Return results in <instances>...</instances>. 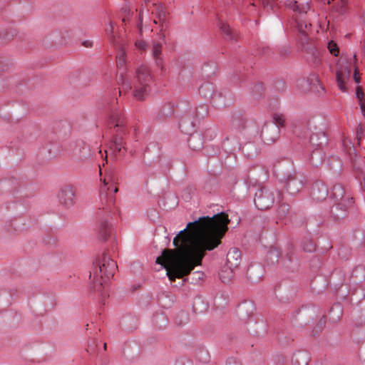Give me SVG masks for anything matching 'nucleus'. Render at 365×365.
Segmentation results:
<instances>
[{
  "label": "nucleus",
  "instance_id": "50",
  "mask_svg": "<svg viewBox=\"0 0 365 365\" xmlns=\"http://www.w3.org/2000/svg\"><path fill=\"white\" fill-rule=\"evenodd\" d=\"M359 103V106L361 110V113L364 116H365V101H361Z\"/></svg>",
  "mask_w": 365,
  "mask_h": 365
},
{
  "label": "nucleus",
  "instance_id": "12",
  "mask_svg": "<svg viewBox=\"0 0 365 365\" xmlns=\"http://www.w3.org/2000/svg\"><path fill=\"white\" fill-rule=\"evenodd\" d=\"M264 269L259 263L251 264L247 271L248 280L252 283L259 282L264 276Z\"/></svg>",
  "mask_w": 365,
  "mask_h": 365
},
{
  "label": "nucleus",
  "instance_id": "58",
  "mask_svg": "<svg viewBox=\"0 0 365 365\" xmlns=\"http://www.w3.org/2000/svg\"><path fill=\"white\" fill-rule=\"evenodd\" d=\"M106 180H107V178H104V180H103V182H104V184H105V185L107 183V182H106Z\"/></svg>",
  "mask_w": 365,
  "mask_h": 365
},
{
  "label": "nucleus",
  "instance_id": "49",
  "mask_svg": "<svg viewBox=\"0 0 365 365\" xmlns=\"http://www.w3.org/2000/svg\"><path fill=\"white\" fill-rule=\"evenodd\" d=\"M226 365H241L239 361L233 359H230L227 360Z\"/></svg>",
  "mask_w": 365,
  "mask_h": 365
},
{
  "label": "nucleus",
  "instance_id": "3",
  "mask_svg": "<svg viewBox=\"0 0 365 365\" xmlns=\"http://www.w3.org/2000/svg\"><path fill=\"white\" fill-rule=\"evenodd\" d=\"M136 78L133 96L137 100L143 101L148 94L149 85L152 81L148 68L145 66H140L136 71Z\"/></svg>",
  "mask_w": 365,
  "mask_h": 365
},
{
  "label": "nucleus",
  "instance_id": "32",
  "mask_svg": "<svg viewBox=\"0 0 365 365\" xmlns=\"http://www.w3.org/2000/svg\"><path fill=\"white\" fill-rule=\"evenodd\" d=\"M267 259L270 260L271 263L277 262L279 258V253L277 250H271L267 255Z\"/></svg>",
  "mask_w": 365,
  "mask_h": 365
},
{
  "label": "nucleus",
  "instance_id": "38",
  "mask_svg": "<svg viewBox=\"0 0 365 365\" xmlns=\"http://www.w3.org/2000/svg\"><path fill=\"white\" fill-rule=\"evenodd\" d=\"M118 83L121 84L123 89L130 90L132 87L128 83H125V78L123 73H120L118 78Z\"/></svg>",
  "mask_w": 365,
  "mask_h": 365
},
{
  "label": "nucleus",
  "instance_id": "13",
  "mask_svg": "<svg viewBox=\"0 0 365 365\" xmlns=\"http://www.w3.org/2000/svg\"><path fill=\"white\" fill-rule=\"evenodd\" d=\"M329 195L327 186L322 182H314L312 187L311 196L315 201H322L327 199Z\"/></svg>",
  "mask_w": 365,
  "mask_h": 365
},
{
  "label": "nucleus",
  "instance_id": "24",
  "mask_svg": "<svg viewBox=\"0 0 365 365\" xmlns=\"http://www.w3.org/2000/svg\"><path fill=\"white\" fill-rule=\"evenodd\" d=\"M309 361L308 354L304 351H297L292 356V364L294 365H307Z\"/></svg>",
  "mask_w": 365,
  "mask_h": 365
},
{
  "label": "nucleus",
  "instance_id": "21",
  "mask_svg": "<svg viewBox=\"0 0 365 365\" xmlns=\"http://www.w3.org/2000/svg\"><path fill=\"white\" fill-rule=\"evenodd\" d=\"M195 125L193 112L187 110V113L183 114L180 120V127L184 129V132H188L190 128Z\"/></svg>",
  "mask_w": 365,
  "mask_h": 365
},
{
  "label": "nucleus",
  "instance_id": "20",
  "mask_svg": "<svg viewBox=\"0 0 365 365\" xmlns=\"http://www.w3.org/2000/svg\"><path fill=\"white\" fill-rule=\"evenodd\" d=\"M309 140L312 146L320 148L327 144V137L324 132L317 131L311 134Z\"/></svg>",
  "mask_w": 365,
  "mask_h": 365
},
{
  "label": "nucleus",
  "instance_id": "42",
  "mask_svg": "<svg viewBox=\"0 0 365 365\" xmlns=\"http://www.w3.org/2000/svg\"><path fill=\"white\" fill-rule=\"evenodd\" d=\"M262 5L266 9H272V4L274 3V0H261Z\"/></svg>",
  "mask_w": 365,
  "mask_h": 365
},
{
  "label": "nucleus",
  "instance_id": "54",
  "mask_svg": "<svg viewBox=\"0 0 365 365\" xmlns=\"http://www.w3.org/2000/svg\"><path fill=\"white\" fill-rule=\"evenodd\" d=\"M211 67H212L211 74H213V73H215V72L216 66H215V64H212Z\"/></svg>",
  "mask_w": 365,
  "mask_h": 365
},
{
  "label": "nucleus",
  "instance_id": "15",
  "mask_svg": "<svg viewBox=\"0 0 365 365\" xmlns=\"http://www.w3.org/2000/svg\"><path fill=\"white\" fill-rule=\"evenodd\" d=\"M242 261L241 252L237 248H231L227 255L226 265L231 269H237L240 266Z\"/></svg>",
  "mask_w": 365,
  "mask_h": 365
},
{
  "label": "nucleus",
  "instance_id": "4",
  "mask_svg": "<svg viewBox=\"0 0 365 365\" xmlns=\"http://www.w3.org/2000/svg\"><path fill=\"white\" fill-rule=\"evenodd\" d=\"M276 195L279 197L281 192L279 190L274 192L267 187L259 188L255 194V205L261 210L269 209L275 202Z\"/></svg>",
  "mask_w": 365,
  "mask_h": 365
},
{
  "label": "nucleus",
  "instance_id": "48",
  "mask_svg": "<svg viewBox=\"0 0 365 365\" xmlns=\"http://www.w3.org/2000/svg\"><path fill=\"white\" fill-rule=\"evenodd\" d=\"M117 58H118V62H117L118 66L120 65L121 66H123L125 63V60L123 58V53H122L119 56H118Z\"/></svg>",
  "mask_w": 365,
  "mask_h": 365
},
{
  "label": "nucleus",
  "instance_id": "41",
  "mask_svg": "<svg viewBox=\"0 0 365 365\" xmlns=\"http://www.w3.org/2000/svg\"><path fill=\"white\" fill-rule=\"evenodd\" d=\"M289 211V207L288 205L285 204L281 205L279 209V214L281 216H284L287 215V212Z\"/></svg>",
  "mask_w": 365,
  "mask_h": 365
},
{
  "label": "nucleus",
  "instance_id": "7",
  "mask_svg": "<svg viewBox=\"0 0 365 365\" xmlns=\"http://www.w3.org/2000/svg\"><path fill=\"white\" fill-rule=\"evenodd\" d=\"M284 183V187L287 192L294 195L302 189L304 185V179L302 175L293 173L287 176Z\"/></svg>",
  "mask_w": 365,
  "mask_h": 365
},
{
  "label": "nucleus",
  "instance_id": "30",
  "mask_svg": "<svg viewBox=\"0 0 365 365\" xmlns=\"http://www.w3.org/2000/svg\"><path fill=\"white\" fill-rule=\"evenodd\" d=\"M242 151L248 158H252L257 154V149L251 143H247L242 147Z\"/></svg>",
  "mask_w": 365,
  "mask_h": 365
},
{
  "label": "nucleus",
  "instance_id": "26",
  "mask_svg": "<svg viewBox=\"0 0 365 365\" xmlns=\"http://www.w3.org/2000/svg\"><path fill=\"white\" fill-rule=\"evenodd\" d=\"M93 155L91 148L88 145H83L80 149L78 154V158L81 161H86L90 159Z\"/></svg>",
  "mask_w": 365,
  "mask_h": 365
},
{
  "label": "nucleus",
  "instance_id": "55",
  "mask_svg": "<svg viewBox=\"0 0 365 365\" xmlns=\"http://www.w3.org/2000/svg\"><path fill=\"white\" fill-rule=\"evenodd\" d=\"M228 143H229V139H226V140H224V142H223V145H224L225 147H227V146H228Z\"/></svg>",
  "mask_w": 365,
  "mask_h": 365
},
{
  "label": "nucleus",
  "instance_id": "45",
  "mask_svg": "<svg viewBox=\"0 0 365 365\" xmlns=\"http://www.w3.org/2000/svg\"><path fill=\"white\" fill-rule=\"evenodd\" d=\"M106 32L108 35H112L113 33V24L112 21H110L106 28Z\"/></svg>",
  "mask_w": 365,
  "mask_h": 365
},
{
  "label": "nucleus",
  "instance_id": "39",
  "mask_svg": "<svg viewBox=\"0 0 365 365\" xmlns=\"http://www.w3.org/2000/svg\"><path fill=\"white\" fill-rule=\"evenodd\" d=\"M135 47L140 50V51H145L147 47L146 42L142 39L137 40L135 43Z\"/></svg>",
  "mask_w": 365,
  "mask_h": 365
},
{
  "label": "nucleus",
  "instance_id": "57",
  "mask_svg": "<svg viewBox=\"0 0 365 365\" xmlns=\"http://www.w3.org/2000/svg\"><path fill=\"white\" fill-rule=\"evenodd\" d=\"M354 62L356 63L357 61L356 54L354 55Z\"/></svg>",
  "mask_w": 365,
  "mask_h": 365
},
{
  "label": "nucleus",
  "instance_id": "35",
  "mask_svg": "<svg viewBox=\"0 0 365 365\" xmlns=\"http://www.w3.org/2000/svg\"><path fill=\"white\" fill-rule=\"evenodd\" d=\"M10 63L4 57H0V72L4 71L9 68Z\"/></svg>",
  "mask_w": 365,
  "mask_h": 365
},
{
  "label": "nucleus",
  "instance_id": "31",
  "mask_svg": "<svg viewBox=\"0 0 365 365\" xmlns=\"http://www.w3.org/2000/svg\"><path fill=\"white\" fill-rule=\"evenodd\" d=\"M287 5L292 9L294 11H298L299 13H306L304 8H299L297 4V1L295 0H287Z\"/></svg>",
  "mask_w": 365,
  "mask_h": 365
},
{
  "label": "nucleus",
  "instance_id": "37",
  "mask_svg": "<svg viewBox=\"0 0 365 365\" xmlns=\"http://www.w3.org/2000/svg\"><path fill=\"white\" fill-rule=\"evenodd\" d=\"M356 97L359 101V103L361 101H365L364 93L362 91L361 86H357L356 88Z\"/></svg>",
  "mask_w": 365,
  "mask_h": 365
},
{
  "label": "nucleus",
  "instance_id": "40",
  "mask_svg": "<svg viewBox=\"0 0 365 365\" xmlns=\"http://www.w3.org/2000/svg\"><path fill=\"white\" fill-rule=\"evenodd\" d=\"M364 134V128L361 123H359L358 127L356 128V138L358 141L359 142L361 139Z\"/></svg>",
  "mask_w": 365,
  "mask_h": 365
},
{
  "label": "nucleus",
  "instance_id": "47",
  "mask_svg": "<svg viewBox=\"0 0 365 365\" xmlns=\"http://www.w3.org/2000/svg\"><path fill=\"white\" fill-rule=\"evenodd\" d=\"M193 274L195 275V280H200V279H202L203 276H204V273L202 272H199V271L195 272L193 273Z\"/></svg>",
  "mask_w": 365,
  "mask_h": 365
},
{
  "label": "nucleus",
  "instance_id": "53",
  "mask_svg": "<svg viewBox=\"0 0 365 365\" xmlns=\"http://www.w3.org/2000/svg\"><path fill=\"white\" fill-rule=\"evenodd\" d=\"M83 45L85 47H86V48H90V47H91V46H92V45H93V42H92V41H88H88H83Z\"/></svg>",
  "mask_w": 365,
  "mask_h": 365
},
{
  "label": "nucleus",
  "instance_id": "16",
  "mask_svg": "<svg viewBox=\"0 0 365 365\" xmlns=\"http://www.w3.org/2000/svg\"><path fill=\"white\" fill-rule=\"evenodd\" d=\"M255 310V304L251 301H245L238 305L237 313L241 320L246 321L252 317Z\"/></svg>",
  "mask_w": 365,
  "mask_h": 365
},
{
  "label": "nucleus",
  "instance_id": "6",
  "mask_svg": "<svg viewBox=\"0 0 365 365\" xmlns=\"http://www.w3.org/2000/svg\"><path fill=\"white\" fill-rule=\"evenodd\" d=\"M117 101H113L108 107L109 123L114 125L115 132L121 131L125 125V118L123 112L117 106Z\"/></svg>",
  "mask_w": 365,
  "mask_h": 365
},
{
  "label": "nucleus",
  "instance_id": "27",
  "mask_svg": "<svg viewBox=\"0 0 365 365\" xmlns=\"http://www.w3.org/2000/svg\"><path fill=\"white\" fill-rule=\"evenodd\" d=\"M219 26H220V31L225 34L226 35L227 38L229 39V40H234L236 38V36L237 34H234L232 32V31L230 29V26L227 25V24L222 22V21H220L219 22Z\"/></svg>",
  "mask_w": 365,
  "mask_h": 365
},
{
  "label": "nucleus",
  "instance_id": "17",
  "mask_svg": "<svg viewBox=\"0 0 365 365\" xmlns=\"http://www.w3.org/2000/svg\"><path fill=\"white\" fill-rule=\"evenodd\" d=\"M163 44L153 41L151 47V55L155 60V64L161 70L163 69V60L161 56Z\"/></svg>",
  "mask_w": 365,
  "mask_h": 365
},
{
  "label": "nucleus",
  "instance_id": "19",
  "mask_svg": "<svg viewBox=\"0 0 365 365\" xmlns=\"http://www.w3.org/2000/svg\"><path fill=\"white\" fill-rule=\"evenodd\" d=\"M110 148L113 149L114 152L122 154L123 155H125V153L127 152L125 142L123 138L118 134L113 136Z\"/></svg>",
  "mask_w": 365,
  "mask_h": 365
},
{
  "label": "nucleus",
  "instance_id": "61",
  "mask_svg": "<svg viewBox=\"0 0 365 365\" xmlns=\"http://www.w3.org/2000/svg\"><path fill=\"white\" fill-rule=\"evenodd\" d=\"M333 311H334V308H331V309L330 310V312L331 313Z\"/></svg>",
  "mask_w": 365,
  "mask_h": 365
},
{
  "label": "nucleus",
  "instance_id": "51",
  "mask_svg": "<svg viewBox=\"0 0 365 365\" xmlns=\"http://www.w3.org/2000/svg\"><path fill=\"white\" fill-rule=\"evenodd\" d=\"M304 250H306L307 252H312L315 250V248L314 246L312 243H310L308 247H304Z\"/></svg>",
  "mask_w": 365,
  "mask_h": 365
},
{
  "label": "nucleus",
  "instance_id": "56",
  "mask_svg": "<svg viewBox=\"0 0 365 365\" xmlns=\"http://www.w3.org/2000/svg\"><path fill=\"white\" fill-rule=\"evenodd\" d=\"M118 187H114V189H113V192H114V193H116V192H118Z\"/></svg>",
  "mask_w": 365,
  "mask_h": 365
},
{
  "label": "nucleus",
  "instance_id": "23",
  "mask_svg": "<svg viewBox=\"0 0 365 365\" xmlns=\"http://www.w3.org/2000/svg\"><path fill=\"white\" fill-rule=\"evenodd\" d=\"M111 226L106 220H102L99 225L98 238L100 240L105 242L111 234Z\"/></svg>",
  "mask_w": 365,
  "mask_h": 365
},
{
  "label": "nucleus",
  "instance_id": "36",
  "mask_svg": "<svg viewBox=\"0 0 365 365\" xmlns=\"http://www.w3.org/2000/svg\"><path fill=\"white\" fill-rule=\"evenodd\" d=\"M272 123H275V125H277L279 128V127L283 126L284 125V118L282 115L275 114L273 116V121Z\"/></svg>",
  "mask_w": 365,
  "mask_h": 365
},
{
  "label": "nucleus",
  "instance_id": "11",
  "mask_svg": "<svg viewBox=\"0 0 365 365\" xmlns=\"http://www.w3.org/2000/svg\"><path fill=\"white\" fill-rule=\"evenodd\" d=\"M351 205V202H334L331 207L330 213L334 220H338L344 218L348 212L349 207Z\"/></svg>",
  "mask_w": 365,
  "mask_h": 365
},
{
  "label": "nucleus",
  "instance_id": "18",
  "mask_svg": "<svg viewBox=\"0 0 365 365\" xmlns=\"http://www.w3.org/2000/svg\"><path fill=\"white\" fill-rule=\"evenodd\" d=\"M199 93L204 98H213L217 101L218 95L215 93V87L212 83L205 82L202 83L199 88Z\"/></svg>",
  "mask_w": 365,
  "mask_h": 365
},
{
  "label": "nucleus",
  "instance_id": "25",
  "mask_svg": "<svg viewBox=\"0 0 365 365\" xmlns=\"http://www.w3.org/2000/svg\"><path fill=\"white\" fill-rule=\"evenodd\" d=\"M235 269H231L227 267V265L225 264L223 268L219 273V277L222 282L228 283L234 277V272Z\"/></svg>",
  "mask_w": 365,
  "mask_h": 365
},
{
  "label": "nucleus",
  "instance_id": "44",
  "mask_svg": "<svg viewBox=\"0 0 365 365\" xmlns=\"http://www.w3.org/2000/svg\"><path fill=\"white\" fill-rule=\"evenodd\" d=\"M354 80L356 83H359L360 82L359 71L357 67L354 68Z\"/></svg>",
  "mask_w": 365,
  "mask_h": 365
},
{
  "label": "nucleus",
  "instance_id": "10",
  "mask_svg": "<svg viewBox=\"0 0 365 365\" xmlns=\"http://www.w3.org/2000/svg\"><path fill=\"white\" fill-rule=\"evenodd\" d=\"M329 197L334 202H351L352 198L345 191L344 186L339 183L335 184L332 186Z\"/></svg>",
  "mask_w": 365,
  "mask_h": 365
},
{
  "label": "nucleus",
  "instance_id": "9",
  "mask_svg": "<svg viewBox=\"0 0 365 365\" xmlns=\"http://www.w3.org/2000/svg\"><path fill=\"white\" fill-rule=\"evenodd\" d=\"M58 200L65 207H71L75 204V190L71 185L63 187L58 193Z\"/></svg>",
  "mask_w": 365,
  "mask_h": 365
},
{
  "label": "nucleus",
  "instance_id": "14",
  "mask_svg": "<svg viewBox=\"0 0 365 365\" xmlns=\"http://www.w3.org/2000/svg\"><path fill=\"white\" fill-rule=\"evenodd\" d=\"M336 76L339 88L343 92L346 91L345 84L349 80L351 76V67L349 66H340L336 71Z\"/></svg>",
  "mask_w": 365,
  "mask_h": 365
},
{
  "label": "nucleus",
  "instance_id": "59",
  "mask_svg": "<svg viewBox=\"0 0 365 365\" xmlns=\"http://www.w3.org/2000/svg\"><path fill=\"white\" fill-rule=\"evenodd\" d=\"M106 346H106V344L105 343V344H103V349H104V350H106Z\"/></svg>",
  "mask_w": 365,
  "mask_h": 365
},
{
  "label": "nucleus",
  "instance_id": "2",
  "mask_svg": "<svg viewBox=\"0 0 365 365\" xmlns=\"http://www.w3.org/2000/svg\"><path fill=\"white\" fill-rule=\"evenodd\" d=\"M117 268L115 262L106 252L102 254L101 258L96 259L93 262L92 272L90 273V278L93 275V282L96 284L95 289L101 292V287L103 284L114 275Z\"/></svg>",
  "mask_w": 365,
  "mask_h": 365
},
{
  "label": "nucleus",
  "instance_id": "46",
  "mask_svg": "<svg viewBox=\"0 0 365 365\" xmlns=\"http://www.w3.org/2000/svg\"><path fill=\"white\" fill-rule=\"evenodd\" d=\"M96 341L95 340H93L91 343L88 344V349H86L87 352L94 351H95V346H96Z\"/></svg>",
  "mask_w": 365,
  "mask_h": 365
},
{
  "label": "nucleus",
  "instance_id": "33",
  "mask_svg": "<svg viewBox=\"0 0 365 365\" xmlns=\"http://www.w3.org/2000/svg\"><path fill=\"white\" fill-rule=\"evenodd\" d=\"M310 161L313 166L318 167L321 163V153L313 152L311 155Z\"/></svg>",
  "mask_w": 365,
  "mask_h": 365
},
{
  "label": "nucleus",
  "instance_id": "22",
  "mask_svg": "<svg viewBox=\"0 0 365 365\" xmlns=\"http://www.w3.org/2000/svg\"><path fill=\"white\" fill-rule=\"evenodd\" d=\"M189 147L193 150H198L202 148L203 137L201 133H196L190 135L187 140Z\"/></svg>",
  "mask_w": 365,
  "mask_h": 365
},
{
  "label": "nucleus",
  "instance_id": "8",
  "mask_svg": "<svg viewBox=\"0 0 365 365\" xmlns=\"http://www.w3.org/2000/svg\"><path fill=\"white\" fill-rule=\"evenodd\" d=\"M261 138L266 144L274 143L279 136V129L274 123H266L261 130Z\"/></svg>",
  "mask_w": 365,
  "mask_h": 365
},
{
  "label": "nucleus",
  "instance_id": "28",
  "mask_svg": "<svg viewBox=\"0 0 365 365\" xmlns=\"http://www.w3.org/2000/svg\"><path fill=\"white\" fill-rule=\"evenodd\" d=\"M246 122L247 120L240 114L232 116V125L239 130L245 128Z\"/></svg>",
  "mask_w": 365,
  "mask_h": 365
},
{
  "label": "nucleus",
  "instance_id": "34",
  "mask_svg": "<svg viewBox=\"0 0 365 365\" xmlns=\"http://www.w3.org/2000/svg\"><path fill=\"white\" fill-rule=\"evenodd\" d=\"M328 49L329 52L333 54L334 56H337L339 54V48L336 43H334L333 41H331L328 43Z\"/></svg>",
  "mask_w": 365,
  "mask_h": 365
},
{
  "label": "nucleus",
  "instance_id": "60",
  "mask_svg": "<svg viewBox=\"0 0 365 365\" xmlns=\"http://www.w3.org/2000/svg\"><path fill=\"white\" fill-rule=\"evenodd\" d=\"M299 30H302V25L300 24V25H299Z\"/></svg>",
  "mask_w": 365,
  "mask_h": 365
},
{
  "label": "nucleus",
  "instance_id": "1",
  "mask_svg": "<svg viewBox=\"0 0 365 365\" xmlns=\"http://www.w3.org/2000/svg\"><path fill=\"white\" fill-rule=\"evenodd\" d=\"M229 222L228 215L223 212L188 222L173 239V244L177 249L164 250L155 263L163 266L170 281L187 276L201 264L207 252L221 244Z\"/></svg>",
  "mask_w": 365,
  "mask_h": 365
},
{
  "label": "nucleus",
  "instance_id": "43",
  "mask_svg": "<svg viewBox=\"0 0 365 365\" xmlns=\"http://www.w3.org/2000/svg\"><path fill=\"white\" fill-rule=\"evenodd\" d=\"M275 87L279 92H283L285 91L286 85L283 81H278L276 83Z\"/></svg>",
  "mask_w": 365,
  "mask_h": 365
},
{
  "label": "nucleus",
  "instance_id": "52",
  "mask_svg": "<svg viewBox=\"0 0 365 365\" xmlns=\"http://www.w3.org/2000/svg\"><path fill=\"white\" fill-rule=\"evenodd\" d=\"M106 284V281L103 284ZM96 284H95V283L93 282V289H95V285H96ZM103 288H105V286L102 285V287H101V292H99V291L96 290V289H94V291H95V292H99V293L101 294V296H105L106 294H104V292H103Z\"/></svg>",
  "mask_w": 365,
  "mask_h": 365
},
{
  "label": "nucleus",
  "instance_id": "5",
  "mask_svg": "<svg viewBox=\"0 0 365 365\" xmlns=\"http://www.w3.org/2000/svg\"><path fill=\"white\" fill-rule=\"evenodd\" d=\"M154 9L152 11V14L154 15L155 19L153 22L155 24H159L160 27V38L165 40V31L168 28L169 23L167 20L168 13L165 7L161 4L153 5Z\"/></svg>",
  "mask_w": 365,
  "mask_h": 365
},
{
  "label": "nucleus",
  "instance_id": "29",
  "mask_svg": "<svg viewBox=\"0 0 365 365\" xmlns=\"http://www.w3.org/2000/svg\"><path fill=\"white\" fill-rule=\"evenodd\" d=\"M174 107L171 104H168L164 106L160 113H158V116L161 118H166L170 117L174 113Z\"/></svg>",
  "mask_w": 365,
  "mask_h": 365
}]
</instances>
